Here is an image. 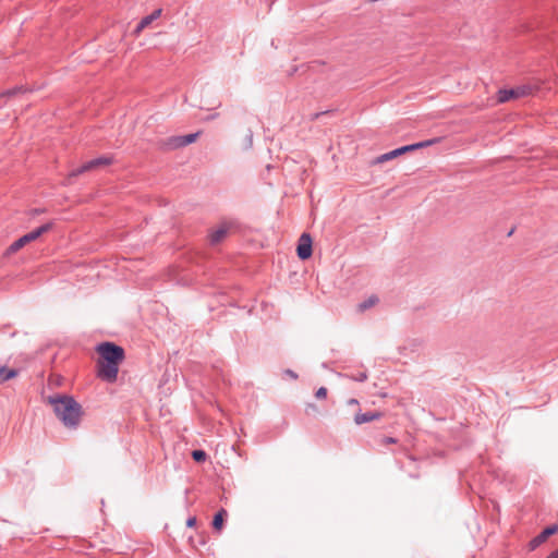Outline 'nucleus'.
Here are the masks:
<instances>
[{
	"label": "nucleus",
	"mask_w": 558,
	"mask_h": 558,
	"mask_svg": "<svg viewBox=\"0 0 558 558\" xmlns=\"http://www.w3.org/2000/svg\"><path fill=\"white\" fill-rule=\"evenodd\" d=\"M99 357L97 361V376L108 383H114L118 377L119 365L124 360V350L113 342H102L96 348Z\"/></svg>",
	"instance_id": "obj_1"
},
{
	"label": "nucleus",
	"mask_w": 558,
	"mask_h": 558,
	"mask_svg": "<svg viewBox=\"0 0 558 558\" xmlns=\"http://www.w3.org/2000/svg\"><path fill=\"white\" fill-rule=\"evenodd\" d=\"M47 403L52 407L53 413L64 427L76 429L80 426L84 411L74 397L54 393L47 397Z\"/></svg>",
	"instance_id": "obj_2"
},
{
	"label": "nucleus",
	"mask_w": 558,
	"mask_h": 558,
	"mask_svg": "<svg viewBox=\"0 0 558 558\" xmlns=\"http://www.w3.org/2000/svg\"><path fill=\"white\" fill-rule=\"evenodd\" d=\"M53 227V222L49 221L47 223L41 225L40 227L34 229L33 231L22 235L17 240H15L9 247L8 253L13 254L24 247L26 244L37 240L43 234L49 232Z\"/></svg>",
	"instance_id": "obj_3"
},
{
	"label": "nucleus",
	"mask_w": 558,
	"mask_h": 558,
	"mask_svg": "<svg viewBox=\"0 0 558 558\" xmlns=\"http://www.w3.org/2000/svg\"><path fill=\"white\" fill-rule=\"evenodd\" d=\"M438 142V138H433V140H426V141H423V142H418V143H414V144H410V145H405V146H402V147H399V148H396L391 151H388L386 154H383L380 156H378L375 160L376 163H383L385 161H388V160H391L400 155H403L405 153H409V151H413V150H416V149H420V148H424V147H428L435 143Z\"/></svg>",
	"instance_id": "obj_4"
},
{
	"label": "nucleus",
	"mask_w": 558,
	"mask_h": 558,
	"mask_svg": "<svg viewBox=\"0 0 558 558\" xmlns=\"http://www.w3.org/2000/svg\"><path fill=\"white\" fill-rule=\"evenodd\" d=\"M532 94V87L530 85H521L509 89H499L497 93V102L504 104L511 99L525 97Z\"/></svg>",
	"instance_id": "obj_5"
},
{
	"label": "nucleus",
	"mask_w": 558,
	"mask_h": 558,
	"mask_svg": "<svg viewBox=\"0 0 558 558\" xmlns=\"http://www.w3.org/2000/svg\"><path fill=\"white\" fill-rule=\"evenodd\" d=\"M111 163H112V158L111 157L100 156L98 158H95V159H92L89 161H86L82 166L73 169L70 172L69 178H75V177H78V175H81V174H83L85 172L95 170V169L100 168V167L109 166Z\"/></svg>",
	"instance_id": "obj_6"
},
{
	"label": "nucleus",
	"mask_w": 558,
	"mask_h": 558,
	"mask_svg": "<svg viewBox=\"0 0 558 558\" xmlns=\"http://www.w3.org/2000/svg\"><path fill=\"white\" fill-rule=\"evenodd\" d=\"M312 238L308 233H303L298 243L296 254L301 260L308 259L312 256Z\"/></svg>",
	"instance_id": "obj_7"
},
{
	"label": "nucleus",
	"mask_w": 558,
	"mask_h": 558,
	"mask_svg": "<svg viewBox=\"0 0 558 558\" xmlns=\"http://www.w3.org/2000/svg\"><path fill=\"white\" fill-rule=\"evenodd\" d=\"M558 532V524H553L546 526L538 535L532 538L529 543V547L531 550H535L538 546L545 543L548 537L556 534Z\"/></svg>",
	"instance_id": "obj_8"
},
{
	"label": "nucleus",
	"mask_w": 558,
	"mask_h": 558,
	"mask_svg": "<svg viewBox=\"0 0 558 558\" xmlns=\"http://www.w3.org/2000/svg\"><path fill=\"white\" fill-rule=\"evenodd\" d=\"M231 223L222 222L216 230H213L209 234V242L211 245H217L222 242L229 234Z\"/></svg>",
	"instance_id": "obj_9"
},
{
	"label": "nucleus",
	"mask_w": 558,
	"mask_h": 558,
	"mask_svg": "<svg viewBox=\"0 0 558 558\" xmlns=\"http://www.w3.org/2000/svg\"><path fill=\"white\" fill-rule=\"evenodd\" d=\"M162 10L156 9L150 14L144 16L134 29V34L138 35L143 29L148 27L154 21H156L161 15Z\"/></svg>",
	"instance_id": "obj_10"
},
{
	"label": "nucleus",
	"mask_w": 558,
	"mask_h": 558,
	"mask_svg": "<svg viewBox=\"0 0 558 558\" xmlns=\"http://www.w3.org/2000/svg\"><path fill=\"white\" fill-rule=\"evenodd\" d=\"M381 416H383V413L378 412V411H371V412H365V413L359 412L354 415V423L356 425H362L364 423H368L374 420H379Z\"/></svg>",
	"instance_id": "obj_11"
},
{
	"label": "nucleus",
	"mask_w": 558,
	"mask_h": 558,
	"mask_svg": "<svg viewBox=\"0 0 558 558\" xmlns=\"http://www.w3.org/2000/svg\"><path fill=\"white\" fill-rule=\"evenodd\" d=\"M162 146L167 150H174L184 147L181 135L170 136L166 138Z\"/></svg>",
	"instance_id": "obj_12"
},
{
	"label": "nucleus",
	"mask_w": 558,
	"mask_h": 558,
	"mask_svg": "<svg viewBox=\"0 0 558 558\" xmlns=\"http://www.w3.org/2000/svg\"><path fill=\"white\" fill-rule=\"evenodd\" d=\"M228 512L223 508L217 511L213 519V527L217 531H220L223 527Z\"/></svg>",
	"instance_id": "obj_13"
},
{
	"label": "nucleus",
	"mask_w": 558,
	"mask_h": 558,
	"mask_svg": "<svg viewBox=\"0 0 558 558\" xmlns=\"http://www.w3.org/2000/svg\"><path fill=\"white\" fill-rule=\"evenodd\" d=\"M17 374H19L17 369L9 368L4 365H0V383L8 381V380L16 377Z\"/></svg>",
	"instance_id": "obj_14"
},
{
	"label": "nucleus",
	"mask_w": 558,
	"mask_h": 558,
	"mask_svg": "<svg viewBox=\"0 0 558 558\" xmlns=\"http://www.w3.org/2000/svg\"><path fill=\"white\" fill-rule=\"evenodd\" d=\"M378 302H379L378 296L373 294L357 305V311L360 313H363V312L372 308L373 306H375Z\"/></svg>",
	"instance_id": "obj_15"
},
{
	"label": "nucleus",
	"mask_w": 558,
	"mask_h": 558,
	"mask_svg": "<svg viewBox=\"0 0 558 558\" xmlns=\"http://www.w3.org/2000/svg\"><path fill=\"white\" fill-rule=\"evenodd\" d=\"M192 458L197 463H203L207 460V453L202 449H196L192 451Z\"/></svg>",
	"instance_id": "obj_16"
},
{
	"label": "nucleus",
	"mask_w": 558,
	"mask_h": 558,
	"mask_svg": "<svg viewBox=\"0 0 558 558\" xmlns=\"http://www.w3.org/2000/svg\"><path fill=\"white\" fill-rule=\"evenodd\" d=\"M182 136V142H183V145L184 147L194 143L197 137L199 136V132H196V133H191V134H187V135H181Z\"/></svg>",
	"instance_id": "obj_17"
},
{
	"label": "nucleus",
	"mask_w": 558,
	"mask_h": 558,
	"mask_svg": "<svg viewBox=\"0 0 558 558\" xmlns=\"http://www.w3.org/2000/svg\"><path fill=\"white\" fill-rule=\"evenodd\" d=\"M367 373L366 372H360L359 374L356 375H353V376H350L351 379L355 380V381H360V383H363L367 379Z\"/></svg>",
	"instance_id": "obj_18"
},
{
	"label": "nucleus",
	"mask_w": 558,
	"mask_h": 558,
	"mask_svg": "<svg viewBox=\"0 0 558 558\" xmlns=\"http://www.w3.org/2000/svg\"><path fill=\"white\" fill-rule=\"evenodd\" d=\"M318 412H319V410H318L317 405H316V404H314V403H308V404L306 405V408H305V413H306L307 415L316 414V413H318Z\"/></svg>",
	"instance_id": "obj_19"
},
{
	"label": "nucleus",
	"mask_w": 558,
	"mask_h": 558,
	"mask_svg": "<svg viewBox=\"0 0 558 558\" xmlns=\"http://www.w3.org/2000/svg\"><path fill=\"white\" fill-rule=\"evenodd\" d=\"M315 397L317 399H324L327 397V389L325 387H320L316 390Z\"/></svg>",
	"instance_id": "obj_20"
},
{
	"label": "nucleus",
	"mask_w": 558,
	"mask_h": 558,
	"mask_svg": "<svg viewBox=\"0 0 558 558\" xmlns=\"http://www.w3.org/2000/svg\"><path fill=\"white\" fill-rule=\"evenodd\" d=\"M397 442H398V439H397V438H393V437H388V436H386V437H384V438L381 439V444H383V445H392V444H397Z\"/></svg>",
	"instance_id": "obj_21"
},
{
	"label": "nucleus",
	"mask_w": 558,
	"mask_h": 558,
	"mask_svg": "<svg viewBox=\"0 0 558 558\" xmlns=\"http://www.w3.org/2000/svg\"><path fill=\"white\" fill-rule=\"evenodd\" d=\"M22 92V87H15V88H12V89H9L5 95L7 96H14L16 95L17 93Z\"/></svg>",
	"instance_id": "obj_22"
},
{
	"label": "nucleus",
	"mask_w": 558,
	"mask_h": 558,
	"mask_svg": "<svg viewBox=\"0 0 558 558\" xmlns=\"http://www.w3.org/2000/svg\"><path fill=\"white\" fill-rule=\"evenodd\" d=\"M196 518L195 517H190L186 521V526L187 527H194L196 525Z\"/></svg>",
	"instance_id": "obj_23"
},
{
	"label": "nucleus",
	"mask_w": 558,
	"mask_h": 558,
	"mask_svg": "<svg viewBox=\"0 0 558 558\" xmlns=\"http://www.w3.org/2000/svg\"><path fill=\"white\" fill-rule=\"evenodd\" d=\"M284 374L294 380L298 379V374L295 372H293L292 369H286Z\"/></svg>",
	"instance_id": "obj_24"
},
{
	"label": "nucleus",
	"mask_w": 558,
	"mask_h": 558,
	"mask_svg": "<svg viewBox=\"0 0 558 558\" xmlns=\"http://www.w3.org/2000/svg\"><path fill=\"white\" fill-rule=\"evenodd\" d=\"M349 405H357L359 404V401L354 398H351L348 400L347 402Z\"/></svg>",
	"instance_id": "obj_25"
},
{
	"label": "nucleus",
	"mask_w": 558,
	"mask_h": 558,
	"mask_svg": "<svg viewBox=\"0 0 558 558\" xmlns=\"http://www.w3.org/2000/svg\"><path fill=\"white\" fill-rule=\"evenodd\" d=\"M546 558H558V548L551 551Z\"/></svg>",
	"instance_id": "obj_26"
},
{
	"label": "nucleus",
	"mask_w": 558,
	"mask_h": 558,
	"mask_svg": "<svg viewBox=\"0 0 558 558\" xmlns=\"http://www.w3.org/2000/svg\"><path fill=\"white\" fill-rule=\"evenodd\" d=\"M246 141H248V144H250V146H251V145H252V141H253V134H252V132H250V134L247 135Z\"/></svg>",
	"instance_id": "obj_27"
},
{
	"label": "nucleus",
	"mask_w": 558,
	"mask_h": 558,
	"mask_svg": "<svg viewBox=\"0 0 558 558\" xmlns=\"http://www.w3.org/2000/svg\"><path fill=\"white\" fill-rule=\"evenodd\" d=\"M323 114H325V112H318V113H315L314 119H317V118H319V117H320V116H323Z\"/></svg>",
	"instance_id": "obj_28"
},
{
	"label": "nucleus",
	"mask_w": 558,
	"mask_h": 558,
	"mask_svg": "<svg viewBox=\"0 0 558 558\" xmlns=\"http://www.w3.org/2000/svg\"><path fill=\"white\" fill-rule=\"evenodd\" d=\"M514 229H511L509 232H508V236L512 235Z\"/></svg>",
	"instance_id": "obj_29"
},
{
	"label": "nucleus",
	"mask_w": 558,
	"mask_h": 558,
	"mask_svg": "<svg viewBox=\"0 0 558 558\" xmlns=\"http://www.w3.org/2000/svg\"><path fill=\"white\" fill-rule=\"evenodd\" d=\"M218 114H213L208 119H215Z\"/></svg>",
	"instance_id": "obj_30"
}]
</instances>
